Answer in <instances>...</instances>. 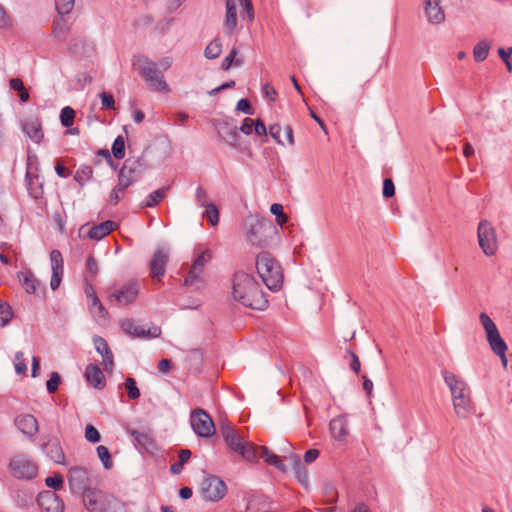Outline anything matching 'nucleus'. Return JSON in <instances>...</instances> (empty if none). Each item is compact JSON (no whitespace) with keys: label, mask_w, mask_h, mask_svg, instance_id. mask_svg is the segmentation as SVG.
<instances>
[{"label":"nucleus","mask_w":512,"mask_h":512,"mask_svg":"<svg viewBox=\"0 0 512 512\" xmlns=\"http://www.w3.org/2000/svg\"><path fill=\"white\" fill-rule=\"evenodd\" d=\"M232 297L242 306L253 310H264L268 306V300L259 282L243 271L233 274Z\"/></svg>","instance_id":"1"},{"label":"nucleus","mask_w":512,"mask_h":512,"mask_svg":"<svg viewBox=\"0 0 512 512\" xmlns=\"http://www.w3.org/2000/svg\"><path fill=\"white\" fill-rule=\"evenodd\" d=\"M442 374L444 381L451 392L456 415L460 418H466L473 408L471 390L468 384L452 372L443 371Z\"/></svg>","instance_id":"2"},{"label":"nucleus","mask_w":512,"mask_h":512,"mask_svg":"<svg viewBox=\"0 0 512 512\" xmlns=\"http://www.w3.org/2000/svg\"><path fill=\"white\" fill-rule=\"evenodd\" d=\"M257 273L266 287L271 291H279L283 285V269L280 263L268 251H262L256 256Z\"/></svg>","instance_id":"3"},{"label":"nucleus","mask_w":512,"mask_h":512,"mask_svg":"<svg viewBox=\"0 0 512 512\" xmlns=\"http://www.w3.org/2000/svg\"><path fill=\"white\" fill-rule=\"evenodd\" d=\"M82 500L88 512H124L122 501L97 488L86 490Z\"/></svg>","instance_id":"4"},{"label":"nucleus","mask_w":512,"mask_h":512,"mask_svg":"<svg viewBox=\"0 0 512 512\" xmlns=\"http://www.w3.org/2000/svg\"><path fill=\"white\" fill-rule=\"evenodd\" d=\"M133 66L138 70L140 76L151 87L158 92H169V86L164 80L158 64L145 55H136L133 59Z\"/></svg>","instance_id":"5"},{"label":"nucleus","mask_w":512,"mask_h":512,"mask_svg":"<svg viewBox=\"0 0 512 512\" xmlns=\"http://www.w3.org/2000/svg\"><path fill=\"white\" fill-rule=\"evenodd\" d=\"M148 167V162L143 155L138 158L129 157L119 171L118 180L131 186L141 178Z\"/></svg>","instance_id":"6"},{"label":"nucleus","mask_w":512,"mask_h":512,"mask_svg":"<svg viewBox=\"0 0 512 512\" xmlns=\"http://www.w3.org/2000/svg\"><path fill=\"white\" fill-rule=\"evenodd\" d=\"M478 243L486 256H493L498 250V239L494 226L488 220H481L477 228Z\"/></svg>","instance_id":"7"},{"label":"nucleus","mask_w":512,"mask_h":512,"mask_svg":"<svg viewBox=\"0 0 512 512\" xmlns=\"http://www.w3.org/2000/svg\"><path fill=\"white\" fill-rule=\"evenodd\" d=\"M9 469L11 474L17 479L31 480L38 473L36 463L22 455L16 456L10 461Z\"/></svg>","instance_id":"8"},{"label":"nucleus","mask_w":512,"mask_h":512,"mask_svg":"<svg viewBox=\"0 0 512 512\" xmlns=\"http://www.w3.org/2000/svg\"><path fill=\"white\" fill-rule=\"evenodd\" d=\"M190 421L195 434L202 438L211 437L215 432L212 418L201 408H197L191 413Z\"/></svg>","instance_id":"9"},{"label":"nucleus","mask_w":512,"mask_h":512,"mask_svg":"<svg viewBox=\"0 0 512 512\" xmlns=\"http://www.w3.org/2000/svg\"><path fill=\"white\" fill-rule=\"evenodd\" d=\"M227 492L226 484L217 476H209L202 481L201 493L208 501H219Z\"/></svg>","instance_id":"10"},{"label":"nucleus","mask_w":512,"mask_h":512,"mask_svg":"<svg viewBox=\"0 0 512 512\" xmlns=\"http://www.w3.org/2000/svg\"><path fill=\"white\" fill-rule=\"evenodd\" d=\"M68 481L72 491L82 493V496L86 490L91 489L89 488L88 472L83 467H71L68 472Z\"/></svg>","instance_id":"11"},{"label":"nucleus","mask_w":512,"mask_h":512,"mask_svg":"<svg viewBox=\"0 0 512 512\" xmlns=\"http://www.w3.org/2000/svg\"><path fill=\"white\" fill-rule=\"evenodd\" d=\"M219 430L226 445L231 451L237 452L238 449L243 448V444L245 442L239 435L236 428L228 420H222L220 422Z\"/></svg>","instance_id":"12"},{"label":"nucleus","mask_w":512,"mask_h":512,"mask_svg":"<svg viewBox=\"0 0 512 512\" xmlns=\"http://www.w3.org/2000/svg\"><path fill=\"white\" fill-rule=\"evenodd\" d=\"M169 260V250L165 247H158L150 261V275L154 279L160 280L166 271V265Z\"/></svg>","instance_id":"13"},{"label":"nucleus","mask_w":512,"mask_h":512,"mask_svg":"<svg viewBox=\"0 0 512 512\" xmlns=\"http://www.w3.org/2000/svg\"><path fill=\"white\" fill-rule=\"evenodd\" d=\"M139 287L135 282L129 283L108 296L109 302L120 305H128L134 302L138 296Z\"/></svg>","instance_id":"14"},{"label":"nucleus","mask_w":512,"mask_h":512,"mask_svg":"<svg viewBox=\"0 0 512 512\" xmlns=\"http://www.w3.org/2000/svg\"><path fill=\"white\" fill-rule=\"evenodd\" d=\"M21 129L26 137L30 138L34 143L40 144L44 134L42 124L38 117L29 116L21 121Z\"/></svg>","instance_id":"15"},{"label":"nucleus","mask_w":512,"mask_h":512,"mask_svg":"<svg viewBox=\"0 0 512 512\" xmlns=\"http://www.w3.org/2000/svg\"><path fill=\"white\" fill-rule=\"evenodd\" d=\"M41 449L55 464L65 463V454L57 437H49L41 445Z\"/></svg>","instance_id":"16"},{"label":"nucleus","mask_w":512,"mask_h":512,"mask_svg":"<svg viewBox=\"0 0 512 512\" xmlns=\"http://www.w3.org/2000/svg\"><path fill=\"white\" fill-rule=\"evenodd\" d=\"M37 502L44 512H63L64 502L55 492L46 491L39 494Z\"/></svg>","instance_id":"17"},{"label":"nucleus","mask_w":512,"mask_h":512,"mask_svg":"<svg viewBox=\"0 0 512 512\" xmlns=\"http://www.w3.org/2000/svg\"><path fill=\"white\" fill-rule=\"evenodd\" d=\"M37 170V167L33 170L31 164L27 163L25 180L29 195L34 199H39L43 195V182L40 180Z\"/></svg>","instance_id":"18"},{"label":"nucleus","mask_w":512,"mask_h":512,"mask_svg":"<svg viewBox=\"0 0 512 512\" xmlns=\"http://www.w3.org/2000/svg\"><path fill=\"white\" fill-rule=\"evenodd\" d=\"M440 0H423L426 18L431 24H440L445 20V13Z\"/></svg>","instance_id":"19"},{"label":"nucleus","mask_w":512,"mask_h":512,"mask_svg":"<svg viewBox=\"0 0 512 512\" xmlns=\"http://www.w3.org/2000/svg\"><path fill=\"white\" fill-rule=\"evenodd\" d=\"M15 425L26 436L33 437L39 430L37 419L31 414H22L15 418Z\"/></svg>","instance_id":"20"},{"label":"nucleus","mask_w":512,"mask_h":512,"mask_svg":"<svg viewBox=\"0 0 512 512\" xmlns=\"http://www.w3.org/2000/svg\"><path fill=\"white\" fill-rule=\"evenodd\" d=\"M93 342L96 351L103 357L104 369L106 371L112 370L114 365V358L107 341L103 337L96 335L93 338Z\"/></svg>","instance_id":"21"},{"label":"nucleus","mask_w":512,"mask_h":512,"mask_svg":"<svg viewBox=\"0 0 512 512\" xmlns=\"http://www.w3.org/2000/svg\"><path fill=\"white\" fill-rule=\"evenodd\" d=\"M86 381L96 389H103L106 386L105 376L96 364H89L84 373Z\"/></svg>","instance_id":"22"},{"label":"nucleus","mask_w":512,"mask_h":512,"mask_svg":"<svg viewBox=\"0 0 512 512\" xmlns=\"http://www.w3.org/2000/svg\"><path fill=\"white\" fill-rule=\"evenodd\" d=\"M118 227V224L112 220H106L100 224L94 225L90 228L87 236L92 240H101Z\"/></svg>","instance_id":"23"},{"label":"nucleus","mask_w":512,"mask_h":512,"mask_svg":"<svg viewBox=\"0 0 512 512\" xmlns=\"http://www.w3.org/2000/svg\"><path fill=\"white\" fill-rule=\"evenodd\" d=\"M330 432L333 438L342 441L348 435V423L344 416L334 417L329 424Z\"/></svg>","instance_id":"24"},{"label":"nucleus","mask_w":512,"mask_h":512,"mask_svg":"<svg viewBox=\"0 0 512 512\" xmlns=\"http://www.w3.org/2000/svg\"><path fill=\"white\" fill-rule=\"evenodd\" d=\"M127 433L133 438L137 445L143 447L146 450H149L155 446V442L150 431H139L136 429L128 428Z\"/></svg>","instance_id":"25"},{"label":"nucleus","mask_w":512,"mask_h":512,"mask_svg":"<svg viewBox=\"0 0 512 512\" xmlns=\"http://www.w3.org/2000/svg\"><path fill=\"white\" fill-rule=\"evenodd\" d=\"M17 276L28 294H36L42 286L41 282L30 270L19 272Z\"/></svg>","instance_id":"26"},{"label":"nucleus","mask_w":512,"mask_h":512,"mask_svg":"<svg viewBox=\"0 0 512 512\" xmlns=\"http://www.w3.org/2000/svg\"><path fill=\"white\" fill-rule=\"evenodd\" d=\"M224 27L229 34H232L237 27V9L235 0H226Z\"/></svg>","instance_id":"27"},{"label":"nucleus","mask_w":512,"mask_h":512,"mask_svg":"<svg viewBox=\"0 0 512 512\" xmlns=\"http://www.w3.org/2000/svg\"><path fill=\"white\" fill-rule=\"evenodd\" d=\"M290 459L296 479L301 485L307 487L308 472L305 466L303 465L299 455L293 453L291 454Z\"/></svg>","instance_id":"28"},{"label":"nucleus","mask_w":512,"mask_h":512,"mask_svg":"<svg viewBox=\"0 0 512 512\" xmlns=\"http://www.w3.org/2000/svg\"><path fill=\"white\" fill-rule=\"evenodd\" d=\"M121 328L127 335L133 337L141 338L149 335V330H146L143 326L137 325L133 319L122 320Z\"/></svg>","instance_id":"29"},{"label":"nucleus","mask_w":512,"mask_h":512,"mask_svg":"<svg viewBox=\"0 0 512 512\" xmlns=\"http://www.w3.org/2000/svg\"><path fill=\"white\" fill-rule=\"evenodd\" d=\"M486 338H487V341L489 343L491 350L496 355H501L503 353H506V351L508 349L507 344L501 337L498 330L495 331L494 333L487 335Z\"/></svg>","instance_id":"30"},{"label":"nucleus","mask_w":512,"mask_h":512,"mask_svg":"<svg viewBox=\"0 0 512 512\" xmlns=\"http://www.w3.org/2000/svg\"><path fill=\"white\" fill-rule=\"evenodd\" d=\"M203 272L204 271L191 265L190 270L184 279V286L200 289L204 283L202 278Z\"/></svg>","instance_id":"31"},{"label":"nucleus","mask_w":512,"mask_h":512,"mask_svg":"<svg viewBox=\"0 0 512 512\" xmlns=\"http://www.w3.org/2000/svg\"><path fill=\"white\" fill-rule=\"evenodd\" d=\"M260 451V457H262L267 464L274 466L281 472L286 471V466L283 464L279 456L270 451L266 446H261Z\"/></svg>","instance_id":"32"},{"label":"nucleus","mask_w":512,"mask_h":512,"mask_svg":"<svg viewBox=\"0 0 512 512\" xmlns=\"http://www.w3.org/2000/svg\"><path fill=\"white\" fill-rule=\"evenodd\" d=\"M224 134L223 139L234 148H238L239 145V139H240V132L239 129L236 126H231L228 123L224 124Z\"/></svg>","instance_id":"33"},{"label":"nucleus","mask_w":512,"mask_h":512,"mask_svg":"<svg viewBox=\"0 0 512 512\" xmlns=\"http://www.w3.org/2000/svg\"><path fill=\"white\" fill-rule=\"evenodd\" d=\"M258 449L260 450V447L256 446L254 443L245 442L243 448L238 449L236 453H239L246 461L255 463L260 456Z\"/></svg>","instance_id":"34"},{"label":"nucleus","mask_w":512,"mask_h":512,"mask_svg":"<svg viewBox=\"0 0 512 512\" xmlns=\"http://www.w3.org/2000/svg\"><path fill=\"white\" fill-rule=\"evenodd\" d=\"M168 191L169 187H161L151 192L147 196L146 201L143 203L142 207H155L167 196Z\"/></svg>","instance_id":"35"},{"label":"nucleus","mask_w":512,"mask_h":512,"mask_svg":"<svg viewBox=\"0 0 512 512\" xmlns=\"http://www.w3.org/2000/svg\"><path fill=\"white\" fill-rule=\"evenodd\" d=\"M62 16L63 15H59V17L53 20L52 31L58 39L65 41L68 36L69 29L66 25L65 19Z\"/></svg>","instance_id":"36"},{"label":"nucleus","mask_w":512,"mask_h":512,"mask_svg":"<svg viewBox=\"0 0 512 512\" xmlns=\"http://www.w3.org/2000/svg\"><path fill=\"white\" fill-rule=\"evenodd\" d=\"M130 186L126 184L123 181L118 180L117 185L112 189L110 196H109V202L112 205H117L125 196V191Z\"/></svg>","instance_id":"37"},{"label":"nucleus","mask_w":512,"mask_h":512,"mask_svg":"<svg viewBox=\"0 0 512 512\" xmlns=\"http://www.w3.org/2000/svg\"><path fill=\"white\" fill-rule=\"evenodd\" d=\"M201 206L205 207L203 217L207 219L211 226H216L219 222V211L215 204L202 202Z\"/></svg>","instance_id":"38"},{"label":"nucleus","mask_w":512,"mask_h":512,"mask_svg":"<svg viewBox=\"0 0 512 512\" xmlns=\"http://www.w3.org/2000/svg\"><path fill=\"white\" fill-rule=\"evenodd\" d=\"M222 52V42L219 38H214L205 48L204 56L207 59H216Z\"/></svg>","instance_id":"39"},{"label":"nucleus","mask_w":512,"mask_h":512,"mask_svg":"<svg viewBox=\"0 0 512 512\" xmlns=\"http://www.w3.org/2000/svg\"><path fill=\"white\" fill-rule=\"evenodd\" d=\"M490 45L486 41H480L473 48V57L476 62H482L487 59Z\"/></svg>","instance_id":"40"},{"label":"nucleus","mask_w":512,"mask_h":512,"mask_svg":"<svg viewBox=\"0 0 512 512\" xmlns=\"http://www.w3.org/2000/svg\"><path fill=\"white\" fill-rule=\"evenodd\" d=\"M93 175V169L89 165H81L74 175L76 182L83 186L86 181L90 180Z\"/></svg>","instance_id":"41"},{"label":"nucleus","mask_w":512,"mask_h":512,"mask_svg":"<svg viewBox=\"0 0 512 512\" xmlns=\"http://www.w3.org/2000/svg\"><path fill=\"white\" fill-rule=\"evenodd\" d=\"M50 262L52 273H64L63 257L59 250L54 249L50 252Z\"/></svg>","instance_id":"42"},{"label":"nucleus","mask_w":512,"mask_h":512,"mask_svg":"<svg viewBox=\"0 0 512 512\" xmlns=\"http://www.w3.org/2000/svg\"><path fill=\"white\" fill-rule=\"evenodd\" d=\"M237 54V48H232L229 54L223 59L221 63V69L227 71L231 68L232 65L241 66L243 61L239 58L236 59Z\"/></svg>","instance_id":"43"},{"label":"nucleus","mask_w":512,"mask_h":512,"mask_svg":"<svg viewBox=\"0 0 512 512\" xmlns=\"http://www.w3.org/2000/svg\"><path fill=\"white\" fill-rule=\"evenodd\" d=\"M111 152L117 160H121L124 158V156H125V141L121 135H119L115 138V140L112 144Z\"/></svg>","instance_id":"44"},{"label":"nucleus","mask_w":512,"mask_h":512,"mask_svg":"<svg viewBox=\"0 0 512 512\" xmlns=\"http://www.w3.org/2000/svg\"><path fill=\"white\" fill-rule=\"evenodd\" d=\"M75 111L70 106H66L61 110L60 122L63 127L70 128L73 125Z\"/></svg>","instance_id":"45"},{"label":"nucleus","mask_w":512,"mask_h":512,"mask_svg":"<svg viewBox=\"0 0 512 512\" xmlns=\"http://www.w3.org/2000/svg\"><path fill=\"white\" fill-rule=\"evenodd\" d=\"M97 455L102 462L105 469H111L113 467V462L111 460V454L109 449L104 445H99L96 448Z\"/></svg>","instance_id":"46"},{"label":"nucleus","mask_w":512,"mask_h":512,"mask_svg":"<svg viewBox=\"0 0 512 512\" xmlns=\"http://www.w3.org/2000/svg\"><path fill=\"white\" fill-rule=\"evenodd\" d=\"M124 385L127 390L129 399L136 400L140 397V390L137 387V384H136V381L134 378H131V377L126 378Z\"/></svg>","instance_id":"47"},{"label":"nucleus","mask_w":512,"mask_h":512,"mask_svg":"<svg viewBox=\"0 0 512 512\" xmlns=\"http://www.w3.org/2000/svg\"><path fill=\"white\" fill-rule=\"evenodd\" d=\"M75 0H55V8L59 15H67L74 8Z\"/></svg>","instance_id":"48"},{"label":"nucleus","mask_w":512,"mask_h":512,"mask_svg":"<svg viewBox=\"0 0 512 512\" xmlns=\"http://www.w3.org/2000/svg\"><path fill=\"white\" fill-rule=\"evenodd\" d=\"M270 212L276 216V221L279 225H284L288 222L289 217L284 213L283 206L281 204H272L270 207Z\"/></svg>","instance_id":"49"},{"label":"nucleus","mask_w":512,"mask_h":512,"mask_svg":"<svg viewBox=\"0 0 512 512\" xmlns=\"http://www.w3.org/2000/svg\"><path fill=\"white\" fill-rule=\"evenodd\" d=\"M212 258V255H211V251L209 249H206L204 250L203 252H201L193 261V264L192 266H194L195 268H198L202 271H204V268H205V265L206 263L211 260Z\"/></svg>","instance_id":"50"},{"label":"nucleus","mask_w":512,"mask_h":512,"mask_svg":"<svg viewBox=\"0 0 512 512\" xmlns=\"http://www.w3.org/2000/svg\"><path fill=\"white\" fill-rule=\"evenodd\" d=\"M479 319L485 330L486 336L498 330L493 320L485 312L480 313Z\"/></svg>","instance_id":"51"},{"label":"nucleus","mask_w":512,"mask_h":512,"mask_svg":"<svg viewBox=\"0 0 512 512\" xmlns=\"http://www.w3.org/2000/svg\"><path fill=\"white\" fill-rule=\"evenodd\" d=\"M13 318V311L8 303L0 308V327H5Z\"/></svg>","instance_id":"52"},{"label":"nucleus","mask_w":512,"mask_h":512,"mask_svg":"<svg viewBox=\"0 0 512 512\" xmlns=\"http://www.w3.org/2000/svg\"><path fill=\"white\" fill-rule=\"evenodd\" d=\"M61 383V377L57 372H52L46 382V389L50 394L55 393Z\"/></svg>","instance_id":"53"},{"label":"nucleus","mask_w":512,"mask_h":512,"mask_svg":"<svg viewBox=\"0 0 512 512\" xmlns=\"http://www.w3.org/2000/svg\"><path fill=\"white\" fill-rule=\"evenodd\" d=\"M15 371L19 375L25 374L27 371V365L24 361V353L22 351L15 353Z\"/></svg>","instance_id":"54"},{"label":"nucleus","mask_w":512,"mask_h":512,"mask_svg":"<svg viewBox=\"0 0 512 512\" xmlns=\"http://www.w3.org/2000/svg\"><path fill=\"white\" fill-rule=\"evenodd\" d=\"M99 97L101 99L102 109H115V100L114 96L111 93L102 92L99 94Z\"/></svg>","instance_id":"55"},{"label":"nucleus","mask_w":512,"mask_h":512,"mask_svg":"<svg viewBox=\"0 0 512 512\" xmlns=\"http://www.w3.org/2000/svg\"><path fill=\"white\" fill-rule=\"evenodd\" d=\"M85 438L88 442L97 443L100 441L101 436L98 430L93 425L88 424L85 427Z\"/></svg>","instance_id":"56"},{"label":"nucleus","mask_w":512,"mask_h":512,"mask_svg":"<svg viewBox=\"0 0 512 512\" xmlns=\"http://www.w3.org/2000/svg\"><path fill=\"white\" fill-rule=\"evenodd\" d=\"M382 194L384 198H391L395 195V185L391 178L384 179Z\"/></svg>","instance_id":"57"},{"label":"nucleus","mask_w":512,"mask_h":512,"mask_svg":"<svg viewBox=\"0 0 512 512\" xmlns=\"http://www.w3.org/2000/svg\"><path fill=\"white\" fill-rule=\"evenodd\" d=\"M45 484L56 491L62 488L63 478L60 474H56L54 476L47 477Z\"/></svg>","instance_id":"58"},{"label":"nucleus","mask_w":512,"mask_h":512,"mask_svg":"<svg viewBox=\"0 0 512 512\" xmlns=\"http://www.w3.org/2000/svg\"><path fill=\"white\" fill-rule=\"evenodd\" d=\"M236 110L239 112L248 114V115L254 114V111H253V108H252L250 102L245 98H242L237 102Z\"/></svg>","instance_id":"59"},{"label":"nucleus","mask_w":512,"mask_h":512,"mask_svg":"<svg viewBox=\"0 0 512 512\" xmlns=\"http://www.w3.org/2000/svg\"><path fill=\"white\" fill-rule=\"evenodd\" d=\"M347 353L351 356L350 369L355 373L359 374L361 370V364L359 357L352 350H347Z\"/></svg>","instance_id":"60"},{"label":"nucleus","mask_w":512,"mask_h":512,"mask_svg":"<svg viewBox=\"0 0 512 512\" xmlns=\"http://www.w3.org/2000/svg\"><path fill=\"white\" fill-rule=\"evenodd\" d=\"M86 269L92 277H95L98 274V263L92 255L88 256L86 260Z\"/></svg>","instance_id":"61"},{"label":"nucleus","mask_w":512,"mask_h":512,"mask_svg":"<svg viewBox=\"0 0 512 512\" xmlns=\"http://www.w3.org/2000/svg\"><path fill=\"white\" fill-rule=\"evenodd\" d=\"M280 133H281V126L279 124H272L270 125L269 127V134L270 136L278 143V144H281L283 145V141L281 140V137H280Z\"/></svg>","instance_id":"62"},{"label":"nucleus","mask_w":512,"mask_h":512,"mask_svg":"<svg viewBox=\"0 0 512 512\" xmlns=\"http://www.w3.org/2000/svg\"><path fill=\"white\" fill-rule=\"evenodd\" d=\"M254 128V120L252 118H245L243 123L239 129V132H242L246 135H250L253 132Z\"/></svg>","instance_id":"63"},{"label":"nucleus","mask_w":512,"mask_h":512,"mask_svg":"<svg viewBox=\"0 0 512 512\" xmlns=\"http://www.w3.org/2000/svg\"><path fill=\"white\" fill-rule=\"evenodd\" d=\"M253 131L257 136H266L267 135L266 126L261 119L254 120Z\"/></svg>","instance_id":"64"}]
</instances>
